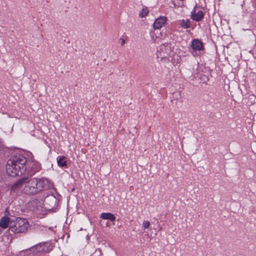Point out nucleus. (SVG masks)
I'll return each instance as SVG.
<instances>
[{
  "instance_id": "obj_1",
  "label": "nucleus",
  "mask_w": 256,
  "mask_h": 256,
  "mask_svg": "<svg viewBox=\"0 0 256 256\" xmlns=\"http://www.w3.org/2000/svg\"><path fill=\"white\" fill-rule=\"evenodd\" d=\"M52 187V184L46 178H24L22 192L28 196L36 194L43 190Z\"/></svg>"
},
{
  "instance_id": "obj_2",
  "label": "nucleus",
  "mask_w": 256,
  "mask_h": 256,
  "mask_svg": "<svg viewBox=\"0 0 256 256\" xmlns=\"http://www.w3.org/2000/svg\"><path fill=\"white\" fill-rule=\"evenodd\" d=\"M26 160L23 156H16L8 160L6 168L7 174L12 176L22 174L26 168Z\"/></svg>"
},
{
  "instance_id": "obj_3",
  "label": "nucleus",
  "mask_w": 256,
  "mask_h": 256,
  "mask_svg": "<svg viewBox=\"0 0 256 256\" xmlns=\"http://www.w3.org/2000/svg\"><path fill=\"white\" fill-rule=\"evenodd\" d=\"M58 204L57 198L53 195L48 196L44 200V204L46 209L50 210L54 208Z\"/></svg>"
},
{
  "instance_id": "obj_4",
  "label": "nucleus",
  "mask_w": 256,
  "mask_h": 256,
  "mask_svg": "<svg viewBox=\"0 0 256 256\" xmlns=\"http://www.w3.org/2000/svg\"><path fill=\"white\" fill-rule=\"evenodd\" d=\"M24 178H20L18 180L15 182L11 186V190L16 192L17 190L22 188L24 186Z\"/></svg>"
},
{
  "instance_id": "obj_5",
  "label": "nucleus",
  "mask_w": 256,
  "mask_h": 256,
  "mask_svg": "<svg viewBox=\"0 0 256 256\" xmlns=\"http://www.w3.org/2000/svg\"><path fill=\"white\" fill-rule=\"evenodd\" d=\"M10 230L14 232H24L28 230L27 225H11Z\"/></svg>"
},
{
  "instance_id": "obj_6",
  "label": "nucleus",
  "mask_w": 256,
  "mask_h": 256,
  "mask_svg": "<svg viewBox=\"0 0 256 256\" xmlns=\"http://www.w3.org/2000/svg\"><path fill=\"white\" fill-rule=\"evenodd\" d=\"M166 18L165 16H160L156 20L154 24V28L155 29H158L162 28L166 22Z\"/></svg>"
},
{
  "instance_id": "obj_7",
  "label": "nucleus",
  "mask_w": 256,
  "mask_h": 256,
  "mask_svg": "<svg viewBox=\"0 0 256 256\" xmlns=\"http://www.w3.org/2000/svg\"><path fill=\"white\" fill-rule=\"evenodd\" d=\"M192 46L196 50H200L203 48L202 42L198 40H194L192 41Z\"/></svg>"
},
{
  "instance_id": "obj_8",
  "label": "nucleus",
  "mask_w": 256,
  "mask_h": 256,
  "mask_svg": "<svg viewBox=\"0 0 256 256\" xmlns=\"http://www.w3.org/2000/svg\"><path fill=\"white\" fill-rule=\"evenodd\" d=\"M100 218L104 220H110L111 222H114L116 220L114 216L109 212L102 214Z\"/></svg>"
},
{
  "instance_id": "obj_9",
  "label": "nucleus",
  "mask_w": 256,
  "mask_h": 256,
  "mask_svg": "<svg viewBox=\"0 0 256 256\" xmlns=\"http://www.w3.org/2000/svg\"><path fill=\"white\" fill-rule=\"evenodd\" d=\"M203 14L202 12H199L197 14L192 12L191 18L196 21H199L203 18Z\"/></svg>"
},
{
  "instance_id": "obj_10",
  "label": "nucleus",
  "mask_w": 256,
  "mask_h": 256,
  "mask_svg": "<svg viewBox=\"0 0 256 256\" xmlns=\"http://www.w3.org/2000/svg\"><path fill=\"white\" fill-rule=\"evenodd\" d=\"M182 27L187 28L190 27V21L189 20H182L180 23Z\"/></svg>"
},
{
  "instance_id": "obj_11",
  "label": "nucleus",
  "mask_w": 256,
  "mask_h": 256,
  "mask_svg": "<svg viewBox=\"0 0 256 256\" xmlns=\"http://www.w3.org/2000/svg\"><path fill=\"white\" fill-rule=\"evenodd\" d=\"M10 222H12L13 221H10V218L8 216H4L2 218L0 224H8Z\"/></svg>"
},
{
  "instance_id": "obj_12",
  "label": "nucleus",
  "mask_w": 256,
  "mask_h": 256,
  "mask_svg": "<svg viewBox=\"0 0 256 256\" xmlns=\"http://www.w3.org/2000/svg\"><path fill=\"white\" fill-rule=\"evenodd\" d=\"M16 222L18 224H27L28 222L26 219L18 218H16Z\"/></svg>"
},
{
  "instance_id": "obj_13",
  "label": "nucleus",
  "mask_w": 256,
  "mask_h": 256,
  "mask_svg": "<svg viewBox=\"0 0 256 256\" xmlns=\"http://www.w3.org/2000/svg\"><path fill=\"white\" fill-rule=\"evenodd\" d=\"M65 158L62 157L58 160V164L60 166H64L66 165V162L64 160Z\"/></svg>"
},
{
  "instance_id": "obj_14",
  "label": "nucleus",
  "mask_w": 256,
  "mask_h": 256,
  "mask_svg": "<svg viewBox=\"0 0 256 256\" xmlns=\"http://www.w3.org/2000/svg\"><path fill=\"white\" fill-rule=\"evenodd\" d=\"M149 12V10L147 8H143L140 14V16L142 18L145 17Z\"/></svg>"
},
{
  "instance_id": "obj_15",
  "label": "nucleus",
  "mask_w": 256,
  "mask_h": 256,
  "mask_svg": "<svg viewBox=\"0 0 256 256\" xmlns=\"http://www.w3.org/2000/svg\"><path fill=\"white\" fill-rule=\"evenodd\" d=\"M173 63L174 64H177L179 63V60L178 58H177L176 61L175 58H174L173 60Z\"/></svg>"
},
{
  "instance_id": "obj_16",
  "label": "nucleus",
  "mask_w": 256,
  "mask_h": 256,
  "mask_svg": "<svg viewBox=\"0 0 256 256\" xmlns=\"http://www.w3.org/2000/svg\"><path fill=\"white\" fill-rule=\"evenodd\" d=\"M36 248V249L39 250V251H40L41 250H44L41 245L37 246Z\"/></svg>"
},
{
  "instance_id": "obj_17",
  "label": "nucleus",
  "mask_w": 256,
  "mask_h": 256,
  "mask_svg": "<svg viewBox=\"0 0 256 256\" xmlns=\"http://www.w3.org/2000/svg\"><path fill=\"white\" fill-rule=\"evenodd\" d=\"M4 229L6 228L8 225H0Z\"/></svg>"
},
{
  "instance_id": "obj_18",
  "label": "nucleus",
  "mask_w": 256,
  "mask_h": 256,
  "mask_svg": "<svg viewBox=\"0 0 256 256\" xmlns=\"http://www.w3.org/2000/svg\"><path fill=\"white\" fill-rule=\"evenodd\" d=\"M121 40H122V45H124V44H125V41L124 39L122 38L121 39Z\"/></svg>"
},
{
  "instance_id": "obj_19",
  "label": "nucleus",
  "mask_w": 256,
  "mask_h": 256,
  "mask_svg": "<svg viewBox=\"0 0 256 256\" xmlns=\"http://www.w3.org/2000/svg\"><path fill=\"white\" fill-rule=\"evenodd\" d=\"M8 208H6V212H8Z\"/></svg>"
}]
</instances>
